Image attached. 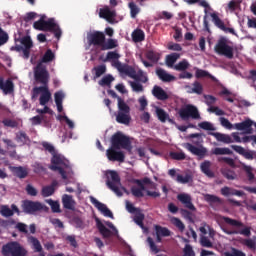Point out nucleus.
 <instances>
[{
  "label": "nucleus",
  "instance_id": "1",
  "mask_svg": "<svg viewBox=\"0 0 256 256\" xmlns=\"http://www.w3.org/2000/svg\"><path fill=\"white\" fill-rule=\"evenodd\" d=\"M33 27L37 31H50V33H54L56 39H61V35L63 33L53 18L48 20H43V18H40L38 21L34 22Z\"/></svg>",
  "mask_w": 256,
  "mask_h": 256
},
{
  "label": "nucleus",
  "instance_id": "2",
  "mask_svg": "<svg viewBox=\"0 0 256 256\" xmlns=\"http://www.w3.org/2000/svg\"><path fill=\"white\" fill-rule=\"evenodd\" d=\"M51 163H52V165L50 166L51 171H58L62 179L66 180L67 172H65V169H71V163L69 162V160L65 159L63 156L57 154L56 152L52 154Z\"/></svg>",
  "mask_w": 256,
  "mask_h": 256
},
{
  "label": "nucleus",
  "instance_id": "3",
  "mask_svg": "<svg viewBox=\"0 0 256 256\" xmlns=\"http://www.w3.org/2000/svg\"><path fill=\"white\" fill-rule=\"evenodd\" d=\"M116 122L120 125L131 123V107L127 105L123 98H118V111L115 113Z\"/></svg>",
  "mask_w": 256,
  "mask_h": 256
},
{
  "label": "nucleus",
  "instance_id": "4",
  "mask_svg": "<svg viewBox=\"0 0 256 256\" xmlns=\"http://www.w3.org/2000/svg\"><path fill=\"white\" fill-rule=\"evenodd\" d=\"M106 185L110 191H113L117 197H123V192H121V189L119 188V185H121V177L119 176V173L115 170H108L106 172Z\"/></svg>",
  "mask_w": 256,
  "mask_h": 256
},
{
  "label": "nucleus",
  "instance_id": "5",
  "mask_svg": "<svg viewBox=\"0 0 256 256\" xmlns=\"http://www.w3.org/2000/svg\"><path fill=\"white\" fill-rule=\"evenodd\" d=\"M3 256H27V249L19 242L12 241L2 246Z\"/></svg>",
  "mask_w": 256,
  "mask_h": 256
},
{
  "label": "nucleus",
  "instance_id": "6",
  "mask_svg": "<svg viewBox=\"0 0 256 256\" xmlns=\"http://www.w3.org/2000/svg\"><path fill=\"white\" fill-rule=\"evenodd\" d=\"M111 145L113 149H126V151H131V149H133L129 137L125 136L121 132H117L114 135H112Z\"/></svg>",
  "mask_w": 256,
  "mask_h": 256
},
{
  "label": "nucleus",
  "instance_id": "7",
  "mask_svg": "<svg viewBox=\"0 0 256 256\" xmlns=\"http://www.w3.org/2000/svg\"><path fill=\"white\" fill-rule=\"evenodd\" d=\"M178 115L182 121H189V119L199 120L201 119V114L197 106L193 104H187L180 108Z\"/></svg>",
  "mask_w": 256,
  "mask_h": 256
},
{
  "label": "nucleus",
  "instance_id": "8",
  "mask_svg": "<svg viewBox=\"0 0 256 256\" xmlns=\"http://www.w3.org/2000/svg\"><path fill=\"white\" fill-rule=\"evenodd\" d=\"M49 71H47V67L43 66V64L38 63L34 69V80L38 85H42L39 87H49Z\"/></svg>",
  "mask_w": 256,
  "mask_h": 256
},
{
  "label": "nucleus",
  "instance_id": "9",
  "mask_svg": "<svg viewBox=\"0 0 256 256\" xmlns=\"http://www.w3.org/2000/svg\"><path fill=\"white\" fill-rule=\"evenodd\" d=\"M215 53L226 57L227 59H233L234 50L233 47L227 44V38H220L214 47Z\"/></svg>",
  "mask_w": 256,
  "mask_h": 256
},
{
  "label": "nucleus",
  "instance_id": "10",
  "mask_svg": "<svg viewBox=\"0 0 256 256\" xmlns=\"http://www.w3.org/2000/svg\"><path fill=\"white\" fill-rule=\"evenodd\" d=\"M39 95L40 105L45 106L49 101H51V91H49V86L34 87L32 89V100L37 99Z\"/></svg>",
  "mask_w": 256,
  "mask_h": 256
},
{
  "label": "nucleus",
  "instance_id": "11",
  "mask_svg": "<svg viewBox=\"0 0 256 256\" xmlns=\"http://www.w3.org/2000/svg\"><path fill=\"white\" fill-rule=\"evenodd\" d=\"M105 41V33L101 31H93L87 34V43L89 47H100L102 49Z\"/></svg>",
  "mask_w": 256,
  "mask_h": 256
},
{
  "label": "nucleus",
  "instance_id": "12",
  "mask_svg": "<svg viewBox=\"0 0 256 256\" xmlns=\"http://www.w3.org/2000/svg\"><path fill=\"white\" fill-rule=\"evenodd\" d=\"M22 209L27 215H35L38 211H43L45 205L39 201L24 200L22 203Z\"/></svg>",
  "mask_w": 256,
  "mask_h": 256
},
{
  "label": "nucleus",
  "instance_id": "13",
  "mask_svg": "<svg viewBox=\"0 0 256 256\" xmlns=\"http://www.w3.org/2000/svg\"><path fill=\"white\" fill-rule=\"evenodd\" d=\"M114 67H116V69H118L120 73H124V75H127L131 79H134V80L137 79V71L135 70V68L127 64H122L120 61H115Z\"/></svg>",
  "mask_w": 256,
  "mask_h": 256
},
{
  "label": "nucleus",
  "instance_id": "14",
  "mask_svg": "<svg viewBox=\"0 0 256 256\" xmlns=\"http://www.w3.org/2000/svg\"><path fill=\"white\" fill-rule=\"evenodd\" d=\"M106 157L109 161H118V163L125 162V153L119 151L117 148H113V146L106 150Z\"/></svg>",
  "mask_w": 256,
  "mask_h": 256
},
{
  "label": "nucleus",
  "instance_id": "15",
  "mask_svg": "<svg viewBox=\"0 0 256 256\" xmlns=\"http://www.w3.org/2000/svg\"><path fill=\"white\" fill-rule=\"evenodd\" d=\"M90 201L94 205V207H96V209H98V211H100L104 215V217H109L110 219H113V212H111V210L107 208V205L99 202V200H97V198L95 197H90Z\"/></svg>",
  "mask_w": 256,
  "mask_h": 256
},
{
  "label": "nucleus",
  "instance_id": "16",
  "mask_svg": "<svg viewBox=\"0 0 256 256\" xmlns=\"http://www.w3.org/2000/svg\"><path fill=\"white\" fill-rule=\"evenodd\" d=\"M231 149L238 153V155H242V157H245L248 161H253V159H256V152L251 150H245L243 146L231 145Z\"/></svg>",
  "mask_w": 256,
  "mask_h": 256
},
{
  "label": "nucleus",
  "instance_id": "17",
  "mask_svg": "<svg viewBox=\"0 0 256 256\" xmlns=\"http://www.w3.org/2000/svg\"><path fill=\"white\" fill-rule=\"evenodd\" d=\"M20 43L24 47V59H29L31 56V49H33V40H31V36H23L20 38Z\"/></svg>",
  "mask_w": 256,
  "mask_h": 256
},
{
  "label": "nucleus",
  "instance_id": "18",
  "mask_svg": "<svg viewBox=\"0 0 256 256\" xmlns=\"http://www.w3.org/2000/svg\"><path fill=\"white\" fill-rule=\"evenodd\" d=\"M184 147H185V149H187V151L192 153V155H196L197 157H205V155H207V148H205L203 146L197 147L191 143H186L184 145Z\"/></svg>",
  "mask_w": 256,
  "mask_h": 256
},
{
  "label": "nucleus",
  "instance_id": "19",
  "mask_svg": "<svg viewBox=\"0 0 256 256\" xmlns=\"http://www.w3.org/2000/svg\"><path fill=\"white\" fill-rule=\"evenodd\" d=\"M177 199L178 201H180V203H182V205H184V207H186V209H189L190 211H195L196 208L195 205H193L191 195L187 193H181L177 195Z\"/></svg>",
  "mask_w": 256,
  "mask_h": 256
},
{
  "label": "nucleus",
  "instance_id": "20",
  "mask_svg": "<svg viewBox=\"0 0 256 256\" xmlns=\"http://www.w3.org/2000/svg\"><path fill=\"white\" fill-rule=\"evenodd\" d=\"M234 127L237 131H245L248 135L253 133V121L251 119H247L241 123H236L234 124Z\"/></svg>",
  "mask_w": 256,
  "mask_h": 256
},
{
  "label": "nucleus",
  "instance_id": "21",
  "mask_svg": "<svg viewBox=\"0 0 256 256\" xmlns=\"http://www.w3.org/2000/svg\"><path fill=\"white\" fill-rule=\"evenodd\" d=\"M99 17L102 19H106L108 23H113L115 17H117V13L114 10L109 9V7L101 8L99 12Z\"/></svg>",
  "mask_w": 256,
  "mask_h": 256
},
{
  "label": "nucleus",
  "instance_id": "22",
  "mask_svg": "<svg viewBox=\"0 0 256 256\" xmlns=\"http://www.w3.org/2000/svg\"><path fill=\"white\" fill-rule=\"evenodd\" d=\"M0 89L3 90V93L5 95H9L15 91V84L13 83V80L7 79L5 82L3 81V78L0 77Z\"/></svg>",
  "mask_w": 256,
  "mask_h": 256
},
{
  "label": "nucleus",
  "instance_id": "23",
  "mask_svg": "<svg viewBox=\"0 0 256 256\" xmlns=\"http://www.w3.org/2000/svg\"><path fill=\"white\" fill-rule=\"evenodd\" d=\"M208 135L215 137L217 141H219L220 143H225L226 145L234 142L233 138H231L229 134H223L221 132H209Z\"/></svg>",
  "mask_w": 256,
  "mask_h": 256
},
{
  "label": "nucleus",
  "instance_id": "24",
  "mask_svg": "<svg viewBox=\"0 0 256 256\" xmlns=\"http://www.w3.org/2000/svg\"><path fill=\"white\" fill-rule=\"evenodd\" d=\"M152 95L153 97H155L156 99H158V101H167V99H169V94H167L162 88L161 86L155 85L152 89Z\"/></svg>",
  "mask_w": 256,
  "mask_h": 256
},
{
  "label": "nucleus",
  "instance_id": "25",
  "mask_svg": "<svg viewBox=\"0 0 256 256\" xmlns=\"http://www.w3.org/2000/svg\"><path fill=\"white\" fill-rule=\"evenodd\" d=\"M156 75L160 79V81H163V83H171L175 81V76L167 73L163 68H159L156 70Z\"/></svg>",
  "mask_w": 256,
  "mask_h": 256
},
{
  "label": "nucleus",
  "instance_id": "26",
  "mask_svg": "<svg viewBox=\"0 0 256 256\" xmlns=\"http://www.w3.org/2000/svg\"><path fill=\"white\" fill-rule=\"evenodd\" d=\"M96 227H97L100 235H102V237L104 239H109V237H111V235H113L111 230H109V228H106L105 224L103 222H101V220H99V218H96Z\"/></svg>",
  "mask_w": 256,
  "mask_h": 256
},
{
  "label": "nucleus",
  "instance_id": "27",
  "mask_svg": "<svg viewBox=\"0 0 256 256\" xmlns=\"http://www.w3.org/2000/svg\"><path fill=\"white\" fill-rule=\"evenodd\" d=\"M62 204L64 209H68L69 211H75V200L73 196L69 194H64L62 197Z\"/></svg>",
  "mask_w": 256,
  "mask_h": 256
},
{
  "label": "nucleus",
  "instance_id": "28",
  "mask_svg": "<svg viewBox=\"0 0 256 256\" xmlns=\"http://www.w3.org/2000/svg\"><path fill=\"white\" fill-rule=\"evenodd\" d=\"M12 172L14 173L15 177H18V179H26V177L29 176V168L24 166L14 167Z\"/></svg>",
  "mask_w": 256,
  "mask_h": 256
},
{
  "label": "nucleus",
  "instance_id": "29",
  "mask_svg": "<svg viewBox=\"0 0 256 256\" xmlns=\"http://www.w3.org/2000/svg\"><path fill=\"white\" fill-rule=\"evenodd\" d=\"M59 185V182L57 180L52 181L51 185L44 186L41 191L42 197H51L55 193V187Z\"/></svg>",
  "mask_w": 256,
  "mask_h": 256
},
{
  "label": "nucleus",
  "instance_id": "30",
  "mask_svg": "<svg viewBox=\"0 0 256 256\" xmlns=\"http://www.w3.org/2000/svg\"><path fill=\"white\" fill-rule=\"evenodd\" d=\"M224 233L226 235H244V237H251V228L250 227H244L242 230H227L224 229Z\"/></svg>",
  "mask_w": 256,
  "mask_h": 256
},
{
  "label": "nucleus",
  "instance_id": "31",
  "mask_svg": "<svg viewBox=\"0 0 256 256\" xmlns=\"http://www.w3.org/2000/svg\"><path fill=\"white\" fill-rule=\"evenodd\" d=\"M200 169L202 171V173H204V175H206V177H210L213 178L215 177V173H213V171H211V161H204L201 163L200 165Z\"/></svg>",
  "mask_w": 256,
  "mask_h": 256
},
{
  "label": "nucleus",
  "instance_id": "32",
  "mask_svg": "<svg viewBox=\"0 0 256 256\" xmlns=\"http://www.w3.org/2000/svg\"><path fill=\"white\" fill-rule=\"evenodd\" d=\"M132 41L134 43H141L143 41H145V32L142 29H135L132 34Z\"/></svg>",
  "mask_w": 256,
  "mask_h": 256
},
{
  "label": "nucleus",
  "instance_id": "33",
  "mask_svg": "<svg viewBox=\"0 0 256 256\" xmlns=\"http://www.w3.org/2000/svg\"><path fill=\"white\" fill-rule=\"evenodd\" d=\"M54 99H55L58 113H62L63 112V99H65V94H63L61 91H58L54 94Z\"/></svg>",
  "mask_w": 256,
  "mask_h": 256
},
{
  "label": "nucleus",
  "instance_id": "34",
  "mask_svg": "<svg viewBox=\"0 0 256 256\" xmlns=\"http://www.w3.org/2000/svg\"><path fill=\"white\" fill-rule=\"evenodd\" d=\"M16 141L21 145H27L31 143V139L25 131H19L18 133H16Z\"/></svg>",
  "mask_w": 256,
  "mask_h": 256
},
{
  "label": "nucleus",
  "instance_id": "35",
  "mask_svg": "<svg viewBox=\"0 0 256 256\" xmlns=\"http://www.w3.org/2000/svg\"><path fill=\"white\" fill-rule=\"evenodd\" d=\"M119 47V44L117 43V40L110 38L107 41H104V43L102 44V51H109L111 49H115Z\"/></svg>",
  "mask_w": 256,
  "mask_h": 256
},
{
  "label": "nucleus",
  "instance_id": "36",
  "mask_svg": "<svg viewBox=\"0 0 256 256\" xmlns=\"http://www.w3.org/2000/svg\"><path fill=\"white\" fill-rule=\"evenodd\" d=\"M195 77H196V79H203L205 77H208V79H211L212 81H217V78H215V76L211 75V73H209L206 70L199 69V68L196 69Z\"/></svg>",
  "mask_w": 256,
  "mask_h": 256
},
{
  "label": "nucleus",
  "instance_id": "37",
  "mask_svg": "<svg viewBox=\"0 0 256 256\" xmlns=\"http://www.w3.org/2000/svg\"><path fill=\"white\" fill-rule=\"evenodd\" d=\"M222 221H224V223H226V225H230L231 227H236V228L245 227V224H243V222H241L239 220L232 219L227 216L222 217Z\"/></svg>",
  "mask_w": 256,
  "mask_h": 256
},
{
  "label": "nucleus",
  "instance_id": "38",
  "mask_svg": "<svg viewBox=\"0 0 256 256\" xmlns=\"http://www.w3.org/2000/svg\"><path fill=\"white\" fill-rule=\"evenodd\" d=\"M181 57L179 53H171L170 55L166 56V65L167 67H175V63Z\"/></svg>",
  "mask_w": 256,
  "mask_h": 256
},
{
  "label": "nucleus",
  "instance_id": "39",
  "mask_svg": "<svg viewBox=\"0 0 256 256\" xmlns=\"http://www.w3.org/2000/svg\"><path fill=\"white\" fill-rule=\"evenodd\" d=\"M221 174L225 179H228V181H235V179H237V173L230 168H223Z\"/></svg>",
  "mask_w": 256,
  "mask_h": 256
},
{
  "label": "nucleus",
  "instance_id": "40",
  "mask_svg": "<svg viewBox=\"0 0 256 256\" xmlns=\"http://www.w3.org/2000/svg\"><path fill=\"white\" fill-rule=\"evenodd\" d=\"M176 181L177 183H181L182 185H186V183H191L193 181V174L186 173L185 176L177 174Z\"/></svg>",
  "mask_w": 256,
  "mask_h": 256
},
{
  "label": "nucleus",
  "instance_id": "41",
  "mask_svg": "<svg viewBox=\"0 0 256 256\" xmlns=\"http://www.w3.org/2000/svg\"><path fill=\"white\" fill-rule=\"evenodd\" d=\"M204 199L210 205H213L215 203H218V205H221V203H223V200L221 198H219V196H216V195H213V194L204 195Z\"/></svg>",
  "mask_w": 256,
  "mask_h": 256
},
{
  "label": "nucleus",
  "instance_id": "42",
  "mask_svg": "<svg viewBox=\"0 0 256 256\" xmlns=\"http://www.w3.org/2000/svg\"><path fill=\"white\" fill-rule=\"evenodd\" d=\"M155 231L156 235H160V237H171V230H169L167 227L156 225Z\"/></svg>",
  "mask_w": 256,
  "mask_h": 256
},
{
  "label": "nucleus",
  "instance_id": "43",
  "mask_svg": "<svg viewBox=\"0 0 256 256\" xmlns=\"http://www.w3.org/2000/svg\"><path fill=\"white\" fill-rule=\"evenodd\" d=\"M146 58L152 63H159V59H161V54L159 52H155L153 50H149L146 53Z\"/></svg>",
  "mask_w": 256,
  "mask_h": 256
},
{
  "label": "nucleus",
  "instance_id": "44",
  "mask_svg": "<svg viewBox=\"0 0 256 256\" xmlns=\"http://www.w3.org/2000/svg\"><path fill=\"white\" fill-rule=\"evenodd\" d=\"M210 17H212V21L214 23V25L216 27H218V29H225V22H223V20H221V18H219V15H217V13H211Z\"/></svg>",
  "mask_w": 256,
  "mask_h": 256
},
{
  "label": "nucleus",
  "instance_id": "45",
  "mask_svg": "<svg viewBox=\"0 0 256 256\" xmlns=\"http://www.w3.org/2000/svg\"><path fill=\"white\" fill-rule=\"evenodd\" d=\"M128 7L130 9V17L135 19L139 13H141V8L135 4V2H129Z\"/></svg>",
  "mask_w": 256,
  "mask_h": 256
},
{
  "label": "nucleus",
  "instance_id": "46",
  "mask_svg": "<svg viewBox=\"0 0 256 256\" xmlns=\"http://www.w3.org/2000/svg\"><path fill=\"white\" fill-rule=\"evenodd\" d=\"M156 115L161 123H166L167 120L171 121V119H169V114H167V112H165L163 108H156Z\"/></svg>",
  "mask_w": 256,
  "mask_h": 256
},
{
  "label": "nucleus",
  "instance_id": "47",
  "mask_svg": "<svg viewBox=\"0 0 256 256\" xmlns=\"http://www.w3.org/2000/svg\"><path fill=\"white\" fill-rule=\"evenodd\" d=\"M30 243H32V247L35 253H43V246H41V242L39 241V239L31 236Z\"/></svg>",
  "mask_w": 256,
  "mask_h": 256
},
{
  "label": "nucleus",
  "instance_id": "48",
  "mask_svg": "<svg viewBox=\"0 0 256 256\" xmlns=\"http://www.w3.org/2000/svg\"><path fill=\"white\" fill-rule=\"evenodd\" d=\"M143 221H145V214L141 213L139 210L134 216V223H136L138 227H141V229H145V224H143Z\"/></svg>",
  "mask_w": 256,
  "mask_h": 256
},
{
  "label": "nucleus",
  "instance_id": "49",
  "mask_svg": "<svg viewBox=\"0 0 256 256\" xmlns=\"http://www.w3.org/2000/svg\"><path fill=\"white\" fill-rule=\"evenodd\" d=\"M212 155H233V151L229 148L216 147L211 151Z\"/></svg>",
  "mask_w": 256,
  "mask_h": 256
},
{
  "label": "nucleus",
  "instance_id": "50",
  "mask_svg": "<svg viewBox=\"0 0 256 256\" xmlns=\"http://www.w3.org/2000/svg\"><path fill=\"white\" fill-rule=\"evenodd\" d=\"M54 59H55V53H53V50L48 49L44 53V55L41 59V62L42 63H51V61H53Z\"/></svg>",
  "mask_w": 256,
  "mask_h": 256
},
{
  "label": "nucleus",
  "instance_id": "51",
  "mask_svg": "<svg viewBox=\"0 0 256 256\" xmlns=\"http://www.w3.org/2000/svg\"><path fill=\"white\" fill-rule=\"evenodd\" d=\"M189 66V61L184 59L180 61L178 64L174 65L173 68L175 69V71H187V69H189Z\"/></svg>",
  "mask_w": 256,
  "mask_h": 256
},
{
  "label": "nucleus",
  "instance_id": "52",
  "mask_svg": "<svg viewBox=\"0 0 256 256\" xmlns=\"http://www.w3.org/2000/svg\"><path fill=\"white\" fill-rule=\"evenodd\" d=\"M135 81H140V83H147L149 81V77L147 76V73H145L143 70L139 69L137 71Z\"/></svg>",
  "mask_w": 256,
  "mask_h": 256
},
{
  "label": "nucleus",
  "instance_id": "53",
  "mask_svg": "<svg viewBox=\"0 0 256 256\" xmlns=\"http://www.w3.org/2000/svg\"><path fill=\"white\" fill-rule=\"evenodd\" d=\"M130 87L134 93H143L145 91V88H143V85L139 82L130 81Z\"/></svg>",
  "mask_w": 256,
  "mask_h": 256
},
{
  "label": "nucleus",
  "instance_id": "54",
  "mask_svg": "<svg viewBox=\"0 0 256 256\" xmlns=\"http://www.w3.org/2000/svg\"><path fill=\"white\" fill-rule=\"evenodd\" d=\"M46 202L50 205L52 213H61V205H59V202L53 201L52 199L46 200Z\"/></svg>",
  "mask_w": 256,
  "mask_h": 256
},
{
  "label": "nucleus",
  "instance_id": "55",
  "mask_svg": "<svg viewBox=\"0 0 256 256\" xmlns=\"http://www.w3.org/2000/svg\"><path fill=\"white\" fill-rule=\"evenodd\" d=\"M185 3L188 5H195L196 3L199 4L200 7H204V9H209V3L207 0H185Z\"/></svg>",
  "mask_w": 256,
  "mask_h": 256
},
{
  "label": "nucleus",
  "instance_id": "56",
  "mask_svg": "<svg viewBox=\"0 0 256 256\" xmlns=\"http://www.w3.org/2000/svg\"><path fill=\"white\" fill-rule=\"evenodd\" d=\"M113 81H115V78H113V76L111 75H107L104 76L100 81H99V85H101V87H105V85H107L108 87L111 86V83H113Z\"/></svg>",
  "mask_w": 256,
  "mask_h": 256
},
{
  "label": "nucleus",
  "instance_id": "57",
  "mask_svg": "<svg viewBox=\"0 0 256 256\" xmlns=\"http://www.w3.org/2000/svg\"><path fill=\"white\" fill-rule=\"evenodd\" d=\"M198 127H200V129H203L204 131H216L217 129L213 126L211 122H208V121L199 123Z\"/></svg>",
  "mask_w": 256,
  "mask_h": 256
},
{
  "label": "nucleus",
  "instance_id": "58",
  "mask_svg": "<svg viewBox=\"0 0 256 256\" xmlns=\"http://www.w3.org/2000/svg\"><path fill=\"white\" fill-rule=\"evenodd\" d=\"M93 71H95V77L99 78L101 75H105L107 71V66L105 65H99L93 68Z\"/></svg>",
  "mask_w": 256,
  "mask_h": 256
},
{
  "label": "nucleus",
  "instance_id": "59",
  "mask_svg": "<svg viewBox=\"0 0 256 256\" xmlns=\"http://www.w3.org/2000/svg\"><path fill=\"white\" fill-rule=\"evenodd\" d=\"M192 92L193 93H196V95H203V85L200 84L199 81H195L193 84H192Z\"/></svg>",
  "mask_w": 256,
  "mask_h": 256
},
{
  "label": "nucleus",
  "instance_id": "60",
  "mask_svg": "<svg viewBox=\"0 0 256 256\" xmlns=\"http://www.w3.org/2000/svg\"><path fill=\"white\" fill-rule=\"evenodd\" d=\"M0 215H2V217H13V211L9 206L3 205L0 209Z\"/></svg>",
  "mask_w": 256,
  "mask_h": 256
},
{
  "label": "nucleus",
  "instance_id": "61",
  "mask_svg": "<svg viewBox=\"0 0 256 256\" xmlns=\"http://www.w3.org/2000/svg\"><path fill=\"white\" fill-rule=\"evenodd\" d=\"M205 103L208 107L215 105L217 103V98L213 95L204 94Z\"/></svg>",
  "mask_w": 256,
  "mask_h": 256
},
{
  "label": "nucleus",
  "instance_id": "62",
  "mask_svg": "<svg viewBox=\"0 0 256 256\" xmlns=\"http://www.w3.org/2000/svg\"><path fill=\"white\" fill-rule=\"evenodd\" d=\"M9 41V34L0 27V47Z\"/></svg>",
  "mask_w": 256,
  "mask_h": 256
},
{
  "label": "nucleus",
  "instance_id": "63",
  "mask_svg": "<svg viewBox=\"0 0 256 256\" xmlns=\"http://www.w3.org/2000/svg\"><path fill=\"white\" fill-rule=\"evenodd\" d=\"M200 244L202 245V247H207V248L213 247V242H211V240H209L207 236L200 237Z\"/></svg>",
  "mask_w": 256,
  "mask_h": 256
},
{
  "label": "nucleus",
  "instance_id": "64",
  "mask_svg": "<svg viewBox=\"0 0 256 256\" xmlns=\"http://www.w3.org/2000/svg\"><path fill=\"white\" fill-rule=\"evenodd\" d=\"M225 255L226 256H247V254H245V252H243L239 249H236V248H232V251L227 252Z\"/></svg>",
  "mask_w": 256,
  "mask_h": 256
}]
</instances>
